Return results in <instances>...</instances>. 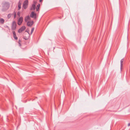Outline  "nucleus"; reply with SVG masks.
<instances>
[{
  "mask_svg": "<svg viewBox=\"0 0 130 130\" xmlns=\"http://www.w3.org/2000/svg\"><path fill=\"white\" fill-rule=\"evenodd\" d=\"M9 6V4L7 2H5L3 4V8L2 9V11L3 12H5L8 9Z\"/></svg>",
  "mask_w": 130,
  "mask_h": 130,
  "instance_id": "obj_1",
  "label": "nucleus"
},
{
  "mask_svg": "<svg viewBox=\"0 0 130 130\" xmlns=\"http://www.w3.org/2000/svg\"><path fill=\"white\" fill-rule=\"evenodd\" d=\"M17 24L15 21H13L12 22L11 26V30L12 31H14L16 29Z\"/></svg>",
  "mask_w": 130,
  "mask_h": 130,
  "instance_id": "obj_2",
  "label": "nucleus"
},
{
  "mask_svg": "<svg viewBox=\"0 0 130 130\" xmlns=\"http://www.w3.org/2000/svg\"><path fill=\"white\" fill-rule=\"evenodd\" d=\"M28 1L26 0L24 1L23 3V7L24 9H26L28 5Z\"/></svg>",
  "mask_w": 130,
  "mask_h": 130,
  "instance_id": "obj_3",
  "label": "nucleus"
},
{
  "mask_svg": "<svg viewBox=\"0 0 130 130\" xmlns=\"http://www.w3.org/2000/svg\"><path fill=\"white\" fill-rule=\"evenodd\" d=\"M23 21V18L21 17H20L18 20V24L19 25H20Z\"/></svg>",
  "mask_w": 130,
  "mask_h": 130,
  "instance_id": "obj_4",
  "label": "nucleus"
},
{
  "mask_svg": "<svg viewBox=\"0 0 130 130\" xmlns=\"http://www.w3.org/2000/svg\"><path fill=\"white\" fill-rule=\"evenodd\" d=\"M26 27L25 26H23L20 28L18 30L19 33H21L25 29Z\"/></svg>",
  "mask_w": 130,
  "mask_h": 130,
  "instance_id": "obj_5",
  "label": "nucleus"
},
{
  "mask_svg": "<svg viewBox=\"0 0 130 130\" xmlns=\"http://www.w3.org/2000/svg\"><path fill=\"white\" fill-rule=\"evenodd\" d=\"M30 17L32 18H36V14L34 12H32L30 14Z\"/></svg>",
  "mask_w": 130,
  "mask_h": 130,
  "instance_id": "obj_6",
  "label": "nucleus"
},
{
  "mask_svg": "<svg viewBox=\"0 0 130 130\" xmlns=\"http://www.w3.org/2000/svg\"><path fill=\"white\" fill-rule=\"evenodd\" d=\"M34 24V21H28L27 23V25L29 27H31Z\"/></svg>",
  "mask_w": 130,
  "mask_h": 130,
  "instance_id": "obj_7",
  "label": "nucleus"
},
{
  "mask_svg": "<svg viewBox=\"0 0 130 130\" xmlns=\"http://www.w3.org/2000/svg\"><path fill=\"white\" fill-rule=\"evenodd\" d=\"M12 33L13 35V37L15 40H17L18 39V38L15 32L14 31H12Z\"/></svg>",
  "mask_w": 130,
  "mask_h": 130,
  "instance_id": "obj_8",
  "label": "nucleus"
},
{
  "mask_svg": "<svg viewBox=\"0 0 130 130\" xmlns=\"http://www.w3.org/2000/svg\"><path fill=\"white\" fill-rule=\"evenodd\" d=\"M124 60V58L122 59L120 61V69L121 70H122V68L123 67V62Z\"/></svg>",
  "mask_w": 130,
  "mask_h": 130,
  "instance_id": "obj_9",
  "label": "nucleus"
},
{
  "mask_svg": "<svg viewBox=\"0 0 130 130\" xmlns=\"http://www.w3.org/2000/svg\"><path fill=\"white\" fill-rule=\"evenodd\" d=\"M30 18L29 17L28 15L27 16L25 17V22H27L29 20Z\"/></svg>",
  "mask_w": 130,
  "mask_h": 130,
  "instance_id": "obj_10",
  "label": "nucleus"
},
{
  "mask_svg": "<svg viewBox=\"0 0 130 130\" xmlns=\"http://www.w3.org/2000/svg\"><path fill=\"white\" fill-rule=\"evenodd\" d=\"M36 7L35 5L34 4H33L32 5L31 7L30 10H31L33 9V10H34L36 9Z\"/></svg>",
  "mask_w": 130,
  "mask_h": 130,
  "instance_id": "obj_11",
  "label": "nucleus"
},
{
  "mask_svg": "<svg viewBox=\"0 0 130 130\" xmlns=\"http://www.w3.org/2000/svg\"><path fill=\"white\" fill-rule=\"evenodd\" d=\"M5 22L3 18H0V22L2 24H3Z\"/></svg>",
  "mask_w": 130,
  "mask_h": 130,
  "instance_id": "obj_12",
  "label": "nucleus"
},
{
  "mask_svg": "<svg viewBox=\"0 0 130 130\" xmlns=\"http://www.w3.org/2000/svg\"><path fill=\"white\" fill-rule=\"evenodd\" d=\"M21 3L20 2H19L18 5V10H20V9L21 8Z\"/></svg>",
  "mask_w": 130,
  "mask_h": 130,
  "instance_id": "obj_13",
  "label": "nucleus"
},
{
  "mask_svg": "<svg viewBox=\"0 0 130 130\" xmlns=\"http://www.w3.org/2000/svg\"><path fill=\"white\" fill-rule=\"evenodd\" d=\"M40 6V4H39L37 6L36 8V11H38L39 10V8Z\"/></svg>",
  "mask_w": 130,
  "mask_h": 130,
  "instance_id": "obj_14",
  "label": "nucleus"
},
{
  "mask_svg": "<svg viewBox=\"0 0 130 130\" xmlns=\"http://www.w3.org/2000/svg\"><path fill=\"white\" fill-rule=\"evenodd\" d=\"M13 14H14V19H15L16 17V13L15 12H14V14H12V15Z\"/></svg>",
  "mask_w": 130,
  "mask_h": 130,
  "instance_id": "obj_15",
  "label": "nucleus"
},
{
  "mask_svg": "<svg viewBox=\"0 0 130 130\" xmlns=\"http://www.w3.org/2000/svg\"><path fill=\"white\" fill-rule=\"evenodd\" d=\"M12 14H9L8 15V19H10L11 17V15Z\"/></svg>",
  "mask_w": 130,
  "mask_h": 130,
  "instance_id": "obj_16",
  "label": "nucleus"
},
{
  "mask_svg": "<svg viewBox=\"0 0 130 130\" xmlns=\"http://www.w3.org/2000/svg\"><path fill=\"white\" fill-rule=\"evenodd\" d=\"M34 28H32L31 30V34L34 31Z\"/></svg>",
  "mask_w": 130,
  "mask_h": 130,
  "instance_id": "obj_17",
  "label": "nucleus"
},
{
  "mask_svg": "<svg viewBox=\"0 0 130 130\" xmlns=\"http://www.w3.org/2000/svg\"><path fill=\"white\" fill-rule=\"evenodd\" d=\"M20 12L19 11H18L17 12V15L19 16L20 17Z\"/></svg>",
  "mask_w": 130,
  "mask_h": 130,
  "instance_id": "obj_18",
  "label": "nucleus"
},
{
  "mask_svg": "<svg viewBox=\"0 0 130 130\" xmlns=\"http://www.w3.org/2000/svg\"><path fill=\"white\" fill-rule=\"evenodd\" d=\"M20 42H21V40H19V41L18 42V43L20 46H21V44H20Z\"/></svg>",
  "mask_w": 130,
  "mask_h": 130,
  "instance_id": "obj_19",
  "label": "nucleus"
},
{
  "mask_svg": "<svg viewBox=\"0 0 130 130\" xmlns=\"http://www.w3.org/2000/svg\"><path fill=\"white\" fill-rule=\"evenodd\" d=\"M128 126H130V123H128Z\"/></svg>",
  "mask_w": 130,
  "mask_h": 130,
  "instance_id": "obj_20",
  "label": "nucleus"
},
{
  "mask_svg": "<svg viewBox=\"0 0 130 130\" xmlns=\"http://www.w3.org/2000/svg\"><path fill=\"white\" fill-rule=\"evenodd\" d=\"M42 0H39V1L40 2H41L42 1Z\"/></svg>",
  "mask_w": 130,
  "mask_h": 130,
  "instance_id": "obj_21",
  "label": "nucleus"
},
{
  "mask_svg": "<svg viewBox=\"0 0 130 130\" xmlns=\"http://www.w3.org/2000/svg\"><path fill=\"white\" fill-rule=\"evenodd\" d=\"M24 39H25L24 38Z\"/></svg>",
  "mask_w": 130,
  "mask_h": 130,
  "instance_id": "obj_22",
  "label": "nucleus"
}]
</instances>
